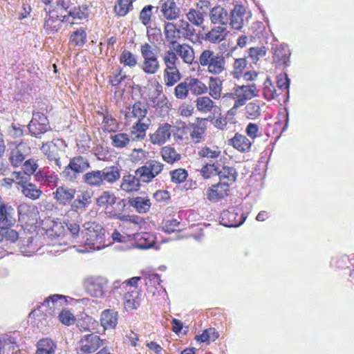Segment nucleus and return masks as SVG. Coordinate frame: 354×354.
Instances as JSON below:
<instances>
[{
	"label": "nucleus",
	"instance_id": "obj_19",
	"mask_svg": "<svg viewBox=\"0 0 354 354\" xmlns=\"http://www.w3.org/2000/svg\"><path fill=\"white\" fill-rule=\"evenodd\" d=\"M229 188L230 186L227 185V183L219 181L207 189V198L211 202H217L227 196Z\"/></svg>",
	"mask_w": 354,
	"mask_h": 354
},
{
	"label": "nucleus",
	"instance_id": "obj_56",
	"mask_svg": "<svg viewBox=\"0 0 354 354\" xmlns=\"http://www.w3.org/2000/svg\"><path fill=\"white\" fill-rule=\"evenodd\" d=\"M188 83L190 91L194 95H201L208 91L207 86L197 78H190Z\"/></svg>",
	"mask_w": 354,
	"mask_h": 354
},
{
	"label": "nucleus",
	"instance_id": "obj_42",
	"mask_svg": "<svg viewBox=\"0 0 354 354\" xmlns=\"http://www.w3.org/2000/svg\"><path fill=\"white\" fill-rule=\"evenodd\" d=\"M140 294L138 290L128 291L124 295V304L127 309L133 310L140 305Z\"/></svg>",
	"mask_w": 354,
	"mask_h": 354
},
{
	"label": "nucleus",
	"instance_id": "obj_14",
	"mask_svg": "<svg viewBox=\"0 0 354 354\" xmlns=\"http://www.w3.org/2000/svg\"><path fill=\"white\" fill-rule=\"evenodd\" d=\"M147 113L146 104L140 101L135 102L132 106H127L124 111V118L128 122H131L133 120L137 121L146 120Z\"/></svg>",
	"mask_w": 354,
	"mask_h": 354
},
{
	"label": "nucleus",
	"instance_id": "obj_12",
	"mask_svg": "<svg viewBox=\"0 0 354 354\" xmlns=\"http://www.w3.org/2000/svg\"><path fill=\"white\" fill-rule=\"evenodd\" d=\"M92 194L88 191H83L71 204V209L66 214V217L78 218V210L84 209L91 203Z\"/></svg>",
	"mask_w": 354,
	"mask_h": 354
},
{
	"label": "nucleus",
	"instance_id": "obj_55",
	"mask_svg": "<svg viewBox=\"0 0 354 354\" xmlns=\"http://www.w3.org/2000/svg\"><path fill=\"white\" fill-rule=\"evenodd\" d=\"M196 106L198 111L207 113L214 107V102L209 97H199L196 100Z\"/></svg>",
	"mask_w": 354,
	"mask_h": 354
},
{
	"label": "nucleus",
	"instance_id": "obj_25",
	"mask_svg": "<svg viewBox=\"0 0 354 354\" xmlns=\"http://www.w3.org/2000/svg\"><path fill=\"white\" fill-rule=\"evenodd\" d=\"M41 150L49 162H55L59 169L61 168L62 165L59 160V149L56 144L53 142L44 143Z\"/></svg>",
	"mask_w": 354,
	"mask_h": 354
},
{
	"label": "nucleus",
	"instance_id": "obj_16",
	"mask_svg": "<svg viewBox=\"0 0 354 354\" xmlns=\"http://www.w3.org/2000/svg\"><path fill=\"white\" fill-rule=\"evenodd\" d=\"M64 21H68V17L64 16L61 19L55 12H49L44 18V28L47 34H53L61 28Z\"/></svg>",
	"mask_w": 354,
	"mask_h": 354
},
{
	"label": "nucleus",
	"instance_id": "obj_11",
	"mask_svg": "<svg viewBox=\"0 0 354 354\" xmlns=\"http://www.w3.org/2000/svg\"><path fill=\"white\" fill-rule=\"evenodd\" d=\"M28 127L30 133L35 137L44 133L50 129L49 122L47 117L39 112H36L32 114V118Z\"/></svg>",
	"mask_w": 354,
	"mask_h": 354
},
{
	"label": "nucleus",
	"instance_id": "obj_48",
	"mask_svg": "<svg viewBox=\"0 0 354 354\" xmlns=\"http://www.w3.org/2000/svg\"><path fill=\"white\" fill-rule=\"evenodd\" d=\"M37 354H55L56 345L48 338L42 339L37 342Z\"/></svg>",
	"mask_w": 354,
	"mask_h": 354
},
{
	"label": "nucleus",
	"instance_id": "obj_54",
	"mask_svg": "<svg viewBox=\"0 0 354 354\" xmlns=\"http://www.w3.org/2000/svg\"><path fill=\"white\" fill-rule=\"evenodd\" d=\"M163 63L165 66V69H174L177 67V63L179 62L178 57L175 51L172 50H166L162 56Z\"/></svg>",
	"mask_w": 354,
	"mask_h": 354
},
{
	"label": "nucleus",
	"instance_id": "obj_33",
	"mask_svg": "<svg viewBox=\"0 0 354 354\" xmlns=\"http://www.w3.org/2000/svg\"><path fill=\"white\" fill-rule=\"evenodd\" d=\"M228 31L225 27L221 26H214L206 33L205 39L212 44H217L223 41Z\"/></svg>",
	"mask_w": 354,
	"mask_h": 354
},
{
	"label": "nucleus",
	"instance_id": "obj_20",
	"mask_svg": "<svg viewBox=\"0 0 354 354\" xmlns=\"http://www.w3.org/2000/svg\"><path fill=\"white\" fill-rule=\"evenodd\" d=\"M172 126L168 123L160 124L157 130L150 136L151 143L162 145L167 142L171 136Z\"/></svg>",
	"mask_w": 354,
	"mask_h": 354
},
{
	"label": "nucleus",
	"instance_id": "obj_10",
	"mask_svg": "<svg viewBox=\"0 0 354 354\" xmlns=\"http://www.w3.org/2000/svg\"><path fill=\"white\" fill-rule=\"evenodd\" d=\"M251 17L250 12L242 5H236L230 11L228 24L232 28L240 30L244 26L245 21Z\"/></svg>",
	"mask_w": 354,
	"mask_h": 354
},
{
	"label": "nucleus",
	"instance_id": "obj_22",
	"mask_svg": "<svg viewBox=\"0 0 354 354\" xmlns=\"http://www.w3.org/2000/svg\"><path fill=\"white\" fill-rule=\"evenodd\" d=\"M76 194L75 189L66 185H62L53 192L54 198L61 205H68L74 199Z\"/></svg>",
	"mask_w": 354,
	"mask_h": 354
},
{
	"label": "nucleus",
	"instance_id": "obj_9",
	"mask_svg": "<svg viewBox=\"0 0 354 354\" xmlns=\"http://www.w3.org/2000/svg\"><path fill=\"white\" fill-rule=\"evenodd\" d=\"M157 9L160 16L169 21H175L181 15V10L175 0H160Z\"/></svg>",
	"mask_w": 354,
	"mask_h": 354
},
{
	"label": "nucleus",
	"instance_id": "obj_53",
	"mask_svg": "<svg viewBox=\"0 0 354 354\" xmlns=\"http://www.w3.org/2000/svg\"><path fill=\"white\" fill-rule=\"evenodd\" d=\"M89 15L88 6L86 4L73 7L68 12V16L74 19L82 20L87 19Z\"/></svg>",
	"mask_w": 354,
	"mask_h": 354
},
{
	"label": "nucleus",
	"instance_id": "obj_34",
	"mask_svg": "<svg viewBox=\"0 0 354 354\" xmlns=\"http://www.w3.org/2000/svg\"><path fill=\"white\" fill-rule=\"evenodd\" d=\"M109 138L111 145L117 149L126 147L131 141L130 136L128 133L115 131L111 133Z\"/></svg>",
	"mask_w": 354,
	"mask_h": 354
},
{
	"label": "nucleus",
	"instance_id": "obj_7",
	"mask_svg": "<svg viewBox=\"0 0 354 354\" xmlns=\"http://www.w3.org/2000/svg\"><path fill=\"white\" fill-rule=\"evenodd\" d=\"M164 166L158 160H149L138 168L135 173L142 182L149 183L162 171Z\"/></svg>",
	"mask_w": 354,
	"mask_h": 354
},
{
	"label": "nucleus",
	"instance_id": "obj_58",
	"mask_svg": "<svg viewBox=\"0 0 354 354\" xmlns=\"http://www.w3.org/2000/svg\"><path fill=\"white\" fill-rule=\"evenodd\" d=\"M145 285L147 287L149 291L154 294L153 288L158 289V287H161V280L158 274L150 273L145 275Z\"/></svg>",
	"mask_w": 354,
	"mask_h": 354
},
{
	"label": "nucleus",
	"instance_id": "obj_37",
	"mask_svg": "<svg viewBox=\"0 0 354 354\" xmlns=\"http://www.w3.org/2000/svg\"><path fill=\"white\" fill-rule=\"evenodd\" d=\"M129 204L140 214L147 212L151 205L148 197L137 196L129 200Z\"/></svg>",
	"mask_w": 354,
	"mask_h": 354
},
{
	"label": "nucleus",
	"instance_id": "obj_45",
	"mask_svg": "<svg viewBox=\"0 0 354 354\" xmlns=\"http://www.w3.org/2000/svg\"><path fill=\"white\" fill-rule=\"evenodd\" d=\"M23 195L32 201L37 200L42 194V191L35 184L28 182L21 189Z\"/></svg>",
	"mask_w": 354,
	"mask_h": 354
},
{
	"label": "nucleus",
	"instance_id": "obj_62",
	"mask_svg": "<svg viewBox=\"0 0 354 354\" xmlns=\"http://www.w3.org/2000/svg\"><path fill=\"white\" fill-rule=\"evenodd\" d=\"M247 65V62L245 58H239L234 60L233 64V71L232 72L234 77L239 78Z\"/></svg>",
	"mask_w": 354,
	"mask_h": 354
},
{
	"label": "nucleus",
	"instance_id": "obj_64",
	"mask_svg": "<svg viewBox=\"0 0 354 354\" xmlns=\"http://www.w3.org/2000/svg\"><path fill=\"white\" fill-rule=\"evenodd\" d=\"M11 176L12 177L13 182L18 185L17 188L19 189H21L30 180V177L23 171H14L12 173Z\"/></svg>",
	"mask_w": 354,
	"mask_h": 354
},
{
	"label": "nucleus",
	"instance_id": "obj_35",
	"mask_svg": "<svg viewBox=\"0 0 354 354\" xmlns=\"http://www.w3.org/2000/svg\"><path fill=\"white\" fill-rule=\"evenodd\" d=\"M209 95L215 100L222 98L223 81L217 77L211 76L209 78L208 86Z\"/></svg>",
	"mask_w": 354,
	"mask_h": 354
},
{
	"label": "nucleus",
	"instance_id": "obj_61",
	"mask_svg": "<svg viewBox=\"0 0 354 354\" xmlns=\"http://www.w3.org/2000/svg\"><path fill=\"white\" fill-rule=\"evenodd\" d=\"M189 86L188 82L179 83L174 88V95L177 99L184 100L189 94Z\"/></svg>",
	"mask_w": 354,
	"mask_h": 354
},
{
	"label": "nucleus",
	"instance_id": "obj_1",
	"mask_svg": "<svg viewBox=\"0 0 354 354\" xmlns=\"http://www.w3.org/2000/svg\"><path fill=\"white\" fill-rule=\"evenodd\" d=\"M258 90L254 84L248 85H236L231 93L223 95L221 104V106L228 107L232 106L227 112V117L229 120H233L234 116L237 113L239 108L244 106L246 102L258 95Z\"/></svg>",
	"mask_w": 354,
	"mask_h": 354
},
{
	"label": "nucleus",
	"instance_id": "obj_60",
	"mask_svg": "<svg viewBox=\"0 0 354 354\" xmlns=\"http://www.w3.org/2000/svg\"><path fill=\"white\" fill-rule=\"evenodd\" d=\"M151 105L156 109H160L162 112H167L169 109V103L164 95H158L151 100Z\"/></svg>",
	"mask_w": 354,
	"mask_h": 354
},
{
	"label": "nucleus",
	"instance_id": "obj_17",
	"mask_svg": "<svg viewBox=\"0 0 354 354\" xmlns=\"http://www.w3.org/2000/svg\"><path fill=\"white\" fill-rule=\"evenodd\" d=\"M17 222V213L11 205L0 204V227L13 226Z\"/></svg>",
	"mask_w": 354,
	"mask_h": 354
},
{
	"label": "nucleus",
	"instance_id": "obj_63",
	"mask_svg": "<svg viewBox=\"0 0 354 354\" xmlns=\"http://www.w3.org/2000/svg\"><path fill=\"white\" fill-rule=\"evenodd\" d=\"M102 125L104 131L114 132L117 129V121L110 115H104Z\"/></svg>",
	"mask_w": 354,
	"mask_h": 354
},
{
	"label": "nucleus",
	"instance_id": "obj_8",
	"mask_svg": "<svg viewBox=\"0 0 354 354\" xmlns=\"http://www.w3.org/2000/svg\"><path fill=\"white\" fill-rule=\"evenodd\" d=\"M246 218L240 208L232 207L222 212L220 222L225 227H236L240 226Z\"/></svg>",
	"mask_w": 354,
	"mask_h": 354
},
{
	"label": "nucleus",
	"instance_id": "obj_6",
	"mask_svg": "<svg viewBox=\"0 0 354 354\" xmlns=\"http://www.w3.org/2000/svg\"><path fill=\"white\" fill-rule=\"evenodd\" d=\"M140 53L143 59L140 66L142 70L148 75L156 73L160 68V64L153 46L145 43L140 46Z\"/></svg>",
	"mask_w": 354,
	"mask_h": 354
},
{
	"label": "nucleus",
	"instance_id": "obj_57",
	"mask_svg": "<svg viewBox=\"0 0 354 354\" xmlns=\"http://www.w3.org/2000/svg\"><path fill=\"white\" fill-rule=\"evenodd\" d=\"M192 25L188 20L181 19L179 21L178 30L180 35H182L184 38H190L194 35L196 31Z\"/></svg>",
	"mask_w": 354,
	"mask_h": 354
},
{
	"label": "nucleus",
	"instance_id": "obj_52",
	"mask_svg": "<svg viewBox=\"0 0 354 354\" xmlns=\"http://www.w3.org/2000/svg\"><path fill=\"white\" fill-rule=\"evenodd\" d=\"M102 181L113 183L120 178V174L117 167H110L101 170Z\"/></svg>",
	"mask_w": 354,
	"mask_h": 354
},
{
	"label": "nucleus",
	"instance_id": "obj_39",
	"mask_svg": "<svg viewBox=\"0 0 354 354\" xmlns=\"http://www.w3.org/2000/svg\"><path fill=\"white\" fill-rule=\"evenodd\" d=\"M117 198L113 193L104 191L97 198L96 204L100 207L105 208V213L106 214V211H109V207L115 204Z\"/></svg>",
	"mask_w": 354,
	"mask_h": 354
},
{
	"label": "nucleus",
	"instance_id": "obj_43",
	"mask_svg": "<svg viewBox=\"0 0 354 354\" xmlns=\"http://www.w3.org/2000/svg\"><path fill=\"white\" fill-rule=\"evenodd\" d=\"M185 15L186 19L189 21V22H190L192 25L198 27L202 26L204 23L206 12L192 8L188 10Z\"/></svg>",
	"mask_w": 354,
	"mask_h": 354
},
{
	"label": "nucleus",
	"instance_id": "obj_31",
	"mask_svg": "<svg viewBox=\"0 0 354 354\" xmlns=\"http://www.w3.org/2000/svg\"><path fill=\"white\" fill-rule=\"evenodd\" d=\"M164 33L166 40L169 43L171 48L175 44H178L177 41L180 39L181 35L178 28L176 27L175 24L168 21L165 24Z\"/></svg>",
	"mask_w": 354,
	"mask_h": 354
},
{
	"label": "nucleus",
	"instance_id": "obj_26",
	"mask_svg": "<svg viewBox=\"0 0 354 354\" xmlns=\"http://www.w3.org/2000/svg\"><path fill=\"white\" fill-rule=\"evenodd\" d=\"M140 279L141 277H134L130 279L124 281V282L115 281L112 284L109 294L116 298L118 295H121L122 294L128 286L136 288Z\"/></svg>",
	"mask_w": 354,
	"mask_h": 354
},
{
	"label": "nucleus",
	"instance_id": "obj_21",
	"mask_svg": "<svg viewBox=\"0 0 354 354\" xmlns=\"http://www.w3.org/2000/svg\"><path fill=\"white\" fill-rule=\"evenodd\" d=\"M273 61L279 66H288L290 65V51L286 44H276L272 47Z\"/></svg>",
	"mask_w": 354,
	"mask_h": 354
},
{
	"label": "nucleus",
	"instance_id": "obj_28",
	"mask_svg": "<svg viewBox=\"0 0 354 354\" xmlns=\"http://www.w3.org/2000/svg\"><path fill=\"white\" fill-rule=\"evenodd\" d=\"M229 144L234 149L242 153L250 151L252 147L251 141L245 136L239 133L229 140Z\"/></svg>",
	"mask_w": 354,
	"mask_h": 354
},
{
	"label": "nucleus",
	"instance_id": "obj_15",
	"mask_svg": "<svg viewBox=\"0 0 354 354\" xmlns=\"http://www.w3.org/2000/svg\"><path fill=\"white\" fill-rule=\"evenodd\" d=\"M30 147L25 142H19L16 145L10 154L9 160L11 165L15 167H19L24 160L26 156L30 153Z\"/></svg>",
	"mask_w": 354,
	"mask_h": 354
},
{
	"label": "nucleus",
	"instance_id": "obj_4",
	"mask_svg": "<svg viewBox=\"0 0 354 354\" xmlns=\"http://www.w3.org/2000/svg\"><path fill=\"white\" fill-rule=\"evenodd\" d=\"M109 280L100 275L87 277L83 282L85 292L91 297L103 299L107 292Z\"/></svg>",
	"mask_w": 354,
	"mask_h": 354
},
{
	"label": "nucleus",
	"instance_id": "obj_27",
	"mask_svg": "<svg viewBox=\"0 0 354 354\" xmlns=\"http://www.w3.org/2000/svg\"><path fill=\"white\" fill-rule=\"evenodd\" d=\"M15 334H4L0 337V354H12L17 348Z\"/></svg>",
	"mask_w": 354,
	"mask_h": 354
},
{
	"label": "nucleus",
	"instance_id": "obj_18",
	"mask_svg": "<svg viewBox=\"0 0 354 354\" xmlns=\"http://www.w3.org/2000/svg\"><path fill=\"white\" fill-rule=\"evenodd\" d=\"M119 314L114 309H105L100 316V326L104 330L115 329L118 324Z\"/></svg>",
	"mask_w": 354,
	"mask_h": 354
},
{
	"label": "nucleus",
	"instance_id": "obj_40",
	"mask_svg": "<svg viewBox=\"0 0 354 354\" xmlns=\"http://www.w3.org/2000/svg\"><path fill=\"white\" fill-rule=\"evenodd\" d=\"M19 239L18 232L10 229V227H0V243H6L8 246L10 243H15Z\"/></svg>",
	"mask_w": 354,
	"mask_h": 354
},
{
	"label": "nucleus",
	"instance_id": "obj_23",
	"mask_svg": "<svg viewBox=\"0 0 354 354\" xmlns=\"http://www.w3.org/2000/svg\"><path fill=\"white\" fill-rule=\"evenodd\" d=\"M177 57H180L185 64L191 65L195 58L194 48L187 44H178L172 47Z\"/></svg>",
	"mask_w": 354,
	"mask_h": 354
},
{
	"label": "nucleus",
	"instance_id": "obj_13",
	"mask_svg": "<svg viewBox=\"0 0 354 354\" xmlns=\"http://www.w3.org/2000/svg\"><path fill=\"white\" fill-rule=\"evenodd\" d=\"M103 342L104 340L94 333L85 335L79 342L80 350L84 353H92L102 346Z\"/></svg>",
	"mask_w": 354,
	"mask_h": 354
},
{
	"label": "nucleus",
	"instance_id": "obj_29",
	"mask_svg": "<svg viewBox=\"0 0 354 354\" xmlns=\"http://www.w3.org/2000/svg\"><path fill=\"white\" fill-rule=\"evenodd\" d=\"M209 19L212 24L227 25L229 22L228 12L226 9L221 6L212 8L209 12Z\"/></svg>",
	"mask_w": 354,
	"mask_h": 354
},
{
	"label": "nucleus",
	"instance_id": "obj_51",
	"mask_svg": "<svg viewBox=\"0 0 354 354\" xmlns=\"http://www.w3.org/2000/svg\"><path fill=\"white\" fill-rule=\"evenodd\" d=\"M262 94L263 97L270 101L278 96L277 91L270 78H266L263 84Z\"/></svg>",
	"mask_w": 354,
	"mask_h": 354
},
{
	"label": "nucleus",
	"instance_id": "obj_5",
	"mask_svg": "<svg viewBox=\"0 0 354 354\" xmlns=\"http://www.w3.org/2000/svg\"><path fill=\"white\" fill-rule=\"evenodd\" d=\"M90 167L88 160L78 156L70 160L67 166L60 173L61 176L66 181L74 182L80 176Z\"/></svg>",
	"mask_w": 354,
	"mask_h": 354
},
{
	"label": "nucleus",
	"instance_id": "obj_32",
	"mask_svg": "<svg viewBox=\"0 0 354 354\" xmlns=\"http://www.w3.org/2000/svg\"><path fill=\"white\" fill-rule=\"evenodd\" d=\"M221 148L214 145H205L199 149L198 155L210 161L217 160L221 156Z\"/></svg>",
	"mask_w": 354,
	"mask_h": 354
},
{
	"label": "nucleus",
	"instance_id": "obj_3",
	"mask_svg": "<svg viewBox=\"0 0 354 354\" xmlns=\"http://www.w3.org/2000/svg\"><path fill=\"white\" fill-rule=\"evenodd\" d=\"M198 64L209 74L219 75L226 70V60L225 57L210 49L202 51Z\"/></svg>",
	"mask_w": 354,
	"mask_h": 354
},
{
	"label": "nucleus",
	"instance_id": "obj_47",
	"mask_svg": "<svg viewBox=\"0 0 354 354\" xmlns=\"http://www.w3.org/2000/svg\"><path fill=\"white\" fill-rule=\"evenodd\" d=\"M49 223V227L46 230V235L49 238H59L64 234V227L61 222L50 220Z\"/></svg>",
	"mask_w": 354,
	"mask_h": 354
},
{
	"label": "nucleus",
	"instance_id": "obj_41",
	"mask_svg": "<svg viewBox=\"0 0 354 354\" xmlns=\"http://www.w3.org/2000/svg\"><path fill=\"white\" fill-rule=\"evenodd\" d=\"M219 176V181L227 183V185L230 186V184L235 182L237 173L236 169L232 167H223L222 169L217 171V174Z\"/></svg>",
	"mask_w": 354,
	"mask_h": 354
},
{
	"label": "nucleus",
	"instance_id": "obj_24",
	"mask_svg": "<svg viewBox=\"0 0 354 354\" xmlns=\"http://www.w3.org/2000/svg\"><path fill=\"white\" fill-rule=\"evenodd\" d=\"M66 300L65 297L60 295H54L46 299L44 303L41 304L42 308H48V312L46 314L53 315L55 313L56 310H59L65 304Z\"/></svg>",
	"mask_w": 354,
	"mask_h": 354
},
{
	"label": "nucleus",
	"instance_id": "obj_30",
	"mask_svg": "<svg viewBox=\"0 0 354 354\" xmlns=\"http://www.w3.org/2000/svg\"><path fill=\"white\" fill-rule=\"evenodd\" d=\"M135 247L140 250L151 248L155 244V237L148 232H142L134 235Z\"/></svg>",
	"mask_w": 354,
	"mask_h": 354
},
{
	"label": "nucleus",
	"instance_id": "obj_49",
	"mask_svg": "<svg viewBox=\"0 0 354 354\" xmlns=\"http://www.w3.org/2000/svg\"><path fill=\"white\" fill-rule=\"evenodd\" d=\"M101 170H95L87 172L84 175L83 180L90 186L99 187L103 184Z\"/></svg>",
	"mask_w": 354,
	"mask_h": 354
},
{
	"label": "nucleus",
	"instance_id": "obj_44",
	"mask_svg": "<svg viewBox=\"0 0 354 354\" xmlns=\"http://www.w3.org/2000/svg\"><path fill=\"white\" fill-rule=\"evenodd\" d=\"M160 154L162 159L169 164H173L181 158V156L171 146H165L161 149Z\"/></svg>",
	"mask_w": 354,
	"mask_h": 354
},
{
	"label": "nucleus",
	"instance_id": "obj_2",
	"mask_svg": "<svg viewBox=\"0 0 354 354\" xmlns=\"http://www.w3.org/2000/svg\"><path fill=\"white\" fill-rule=\"evenodd\" d=\"M83 227L82 236L85 250H81L82 252L99 250L112 243L109 239H106L105 230L100 224L87 222L84 224Z\"/></svg>",
	"mask_w": 354,
	"mask_h": 354
},
{
	"label": "nucleus",
	"instance_id": "obj_50",
	"mask_svg": "<svg viewBox=\"0 0 354 354\" xmlns=\"http://www.w3.org/2000/svg\"><path fill=\"white\" fill-rule=\"evenodd\" d=\"M164 81L167 86H172L181 78V75L178 68L165 69L163 73Z\"/></svg>",
	"mask_w": 354,
	"mask_h": 354
},
{
	"label": "nucleus",
	"instance_id": "obj_36",
	"mask_svg": "<svg viewBox=\"0 0 354 354\" xmlns=\"http://www.w3.org/2000/svg\"><path fill=\"white\" fill-rule=\"evenodd\" d=\"M149 126V120L136 121L131 128V134L133 136V140H142L146 136V131Z\"/></svg>",
	"mask_w": 354,
	"mask_h": 354
},
{
	"label": "nucleus",
	"instance_id": "obj_46",
	"mask_svg": "<svg viewBox=\"0 0 354 354\" xmlns=\"http://www.w3.org/2000/svg\"><path fill=\"white\" fill-rule=\"evenodd\" d=\"M190 137L193 142L198 143L204 140L205 127L201 122L190 124Z\"/></svg>",
	"mask_w": 354,
	"mask_h": 354
},
{
	"label": "nucleus",
	"instance_id": "obj_38",
	"mask_svg": "<svg viewBox=\"0 0 354 354\" xmlns=\"http://www.w3.org/2000/svg\"><path fill=\"white\" fill-rule=\"evenodd\" d=\"M140 178L136 175H127L124 176L122 178V182L120 185L121 189L127 192H131L138 190L140 184Z\"/></svg>",
	"mask_w": 354,
	"mask_h": 354
},
{
	"label": "nucleus",
	"instance_id": "obj_59",
	"mask_svg": "<svg viewBox=\"0 0 354 354\" xmlns=\"http://www.w3.org/2000/svg\"><path fill=\"white\" fill-rule=\"evenodd\" d=\"M86 41V33L80 28L73 32L70 37V42L77 46H82Z\"/></svg>",
	"mask_w": 354,
	"mask_h": 354
}]
</instances>
